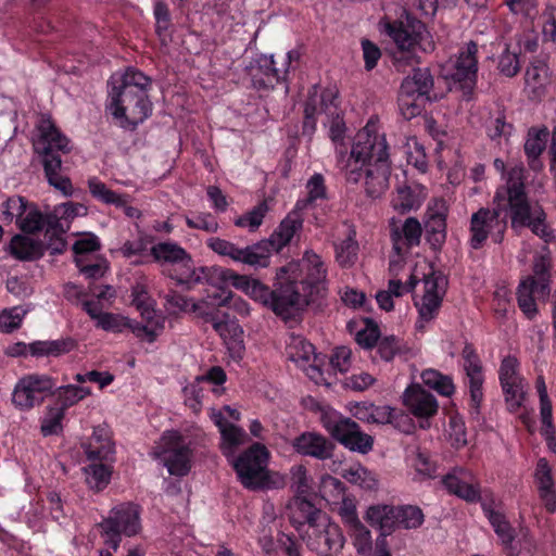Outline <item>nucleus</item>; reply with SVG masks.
Here are the masks:
<instances>
[{"instance_id": "nucleus-1", "label": "nucleus", "mask_w": 556, "mask_h": 556, "mask_svg": "<svg viewBox=\"0 0 556 556\" xmlns=\"http://www.w3.org/2000/svg\"><path fill=\"white\" fill-rule=\"evenodd\" d=\"M109 85L111 90L106 110L121 128L135 131L152 113L148 96L150 77L137 68L128 67L123 75L112 76Z\"/></svg>"}, {"instance_id": "nucleus-2", "label": "nucleus", "mask_w": 556, "mask_h": 556, "mask_svg": "<svg viewBox=\"0 0 556 556\" xmlns=\"http://www.w3.org/2000/svg\"><path fill=\"white\" fill-rule=\"evenodd\" d=\"M281 270L292 291V301L299 298V305L295 306L299 317L308 306L317 309L324 306L328 294V270L320 255L306 250L300 261L290 262Z\"/></svg>"}, {"instance_id": "nucleus-3", "label": "nucleus", "mask_w": 556, "mask_h": 556, "mask_svg": "<svg viewBox=\"0 0 556 556\" xmlns=\"http://www.w3.org/2000/svg\"><path fill=\"white\" fill-rule=\"evenodd\" d=\"M33 140L35 152L40 156L48 182L65 195H71L73 186L67 176L61 174V153L71 152L70 140L60 131L49 115H42L36 126Z\"/></svg>"}, {"instance_id": "nucleus-4", "label": "nucleus", "mask_w": 556, "mask_h": 556, "mask_svg": "<svg viewBox=\"0 0 556 556\" xmlns=\"http://www.w3.org/2000/svg\"><path fill=\"white\" fill-rule=\"evenodd\" d=\"M382 30L395 43L394 65L402 66L417 63V51L430 53L434 51L435 43L426 24L407 12L396 20L383 18L380 21Z\"/></svg>"}, {"instance_id": "nucleus-5", "label": "nucleus", "mask_w": 556, "mask_h": 556, "mask_svg": "<svg viewBox=\"0 0 556 556\" xmlns=\"http://www.w3.org/2000/svg\"><path fill=\"white\" fill-rule=\"evenodd\" d=\"M153 261L160 265L161 273L176 281L178 286L190 290L198 283H204L212 268L195 267L191 254L181 245L173 241L155 243L150 249Z\"/></svg>"}, {"instance_id": "nucleus-6", "label": "nucleus", "mask_w": 556, "mask_h": 556, "mask_svg": "<svg viewBox=\"0 0 556 556\" xmlns=\"http://www.w3.org/2000/svg\"><path fill=\"white\" fill-rule=\"evenodd\" d=\"M269 452L264 444L253 443L233 460L240 483L250 491L279 489L285 485L282 476L268 469Z\"/></svg>"}, {"instance_id": "nucleus-7", "label": "nucleus", "mask_w": 556, "mask_h": 556, "mask_svg": "<svg viewBox=\"0 0 556 556\" xmlns=\"http://www.w3.org/2000/svg\"><path fill=\"white\" fill-rule=\"evenodd\" d=\"M320 422L334 440L350 451L367 454L372 450L374 438L363 432L356 421L334 409H321Z\"/></svg>"}, {"instance_id": "nucleus-8", "label": "nucleus", "mask_w": 556, "mask_h": 556, "mask_svg": "<svg viewBox=\"0 0 556 556\" xmlns=\"http://www.w3.org/2000/svg\"><path fill=\"white\" fill-rule=\"evenodd\" d=\"M285 277L286 276H282L280 267L276 273V281L273 289L262 283L260 280L253 279L248 295L271 308L281 319L286 321L295 320L299 318L295 309V306L299 305V301H292L290 294L292 291L289 289ZM295 299L299 300V298Z\"/></svg>"}, {"instance_id": "nucleus-9", "label": "nucleus", "mask_w": 556, "mask_h": 556, "mask_svg": "<svg viewBox=\"0 0 556 556\" xmlns=\"http://www.w3.org/2000/svg\"><path fill=\"white\" fill-rule=\"evenodd\" d=\"M493 204L494 208H500V214L509 212L513 228L521 227L533 214L521 176L510 175L506 185L497 188Z\"/></svg>"}, {"instance_id": "nucleus-10", "label": "nucleus", "mask_w": 556, "mask_h": 556, "mask_svg": "<svg viewBox=\"0 0 556 556\" xmlns=\"http://www.w3.org/2000/svg\"><path fill=\"white\" fill-rule=\"evenodd\" d=\"M98 527L102 535L106 536L105 544L116 551L121 543L122 534L127 536L136 535L140 530V510L132 503H123L114 507L108 518L103 519Z\"/></svg>"}, {"instance_id": "nucleus-11", "label": "nucleus", "mask_w": 556, "mask_h": 556, "mask_svg": "<svg viewBox=\"0 0 556 556\" xmlns=\"http://www.w3.org/2000/svg\"><path fill=\"white\" fill-rule=\"evenodd\" d=\"M478 45L469 41L462 48L455 60L451 61L447 78L454 89L462 91L463 99L470 101L473 97L478 77Z\"/></svg>"}, {"instance_id": "nucleus-12", "label": "nucleus", "mask_w": 556, "mask_h": 556, "mask_svg": "<svg viewBox=\"0 0 556 556\" xmlns=\"http://www.w3.org/2000/svg\"><path fill=\"white\" fill-rule=\"evenodd\" d=\"M339 91L336 87L321 88L313 85L307 92L304 102V117L302 132L304 136H312L316 130L317 115L336 113L339 104Z\"/></svg>"}, {"instance_id": "nucleus-13", "label": "nucleus", "mask_w": 556, "mask_h": 556, "mask_svg": "<svg viewBox=\"0 0 556 556\" xmlns=\"http://www.w3.org/2000/svg\"><path fill=\"white\" fill-rule=\"evenodd\" d=\"M55 381L51 376L31 374L24 376L16 383L12 402L21 409H30L42 403L45 397L53 394Z\"/></svg>"}, {"instance_id": "nucleus-14", "label": "nucleus", "mask_w": 556, "mask_h": 556, "mask_svg": "<svg viewBox=\"0 0 556 556\" xmlns=\"http://www.w3.org/2000/svg\"><path fill=\"white\" fill-rule=\"evenodd\" d=\"M352 156L366 162L367 166L369 163H390L389 147L386 140V136L378 134L375 129V125L367 123V125L361 129L352 144Z\"/></svg>"}, {"instance_id": "nucleus-15", "label": "nucleus", "mask_w": 556, "mask_h": 556, "mask_svg": "<svg viewBox=\"0 0 556 556\" xmlns=\"http://www.w3.org/2000/svg\"><path fill=\"white\" fill-rule=\"evenodd\" d=\"M450 207L443 198L432 199L424 217L426 241L434 252H440L446 241Z\"/></svg>"}, {"instance_id": "nucleus-16", "label": "nucleus", "mask_w": 556, "mask_h": 556, "mask_svg": "<svg viewBox=\"0 0 556 556\" xmlns=\"http://www.w3.org/2000/svg\"><path fill=\"white\" fill-rule=\"evenodd\" d=\"M462 357L464 359V370L466 372V386L470 395V414L476 417L480 415V408L483 401L484 371L481 359L471 343H466Z\"/></svg>"}, {"instance_id": "nucleus-17", "label": "nucleus", "mask_w": 556, "mask_h": 556, "mask_svg": "<svg viewBox=\"0 0 556 556\" xmlns=\"http://www.w3.org/2000/svg\"><path fill=\"white\" fill-rule=\"evenodd\" d=\"M301 210H298L296 206L293 211H291L279 224L277 229L271 233L269 239L262 240L256 242L255 244L262 245V255L260 258L261 267H267L269 265V258L271 253L280 252L285 247H287L294 235L300 231L303 227V217L301 216Z\"/></svg>"}, {"instance_id": "nucleus-18", "label": "nucleus", "mask_w": 556, "mask_h": 556, "mask_svg": "<svg viewBox=\"0 0 556 556\" xmlns=\"http://www.w3.org/2000/svg\"><path fill=\"white\" fill-rule=\"evenodd\" d=\"M164 444L165 466L173 476L184 477L191 468L192 451L178 431H167L162 435Z\"/></svg>"}, {"instance_id": "nucleus-19", "label": "nucleus", "mask_w": 556, "mask_h": 556, "mask_svg": "<svg viewBox=\"0 0 556 556\" xmlns=\"http://www.w3.org/2000/svg\"><path fill=\"white\" fill-rule=\"evenodd\" d=\"M494 226H501L498 233L494 237L495 242H501L507 223L505 219L500 222V208L481 207L475 212L470 218V247L475 250L481 249Z\"/></svg>"}, {"instance_id": "nucleus-20", "label": "nucleus", "mask_w": 556, "mask_h": 556, "mask_svg": "<svg viewBox=\"0 0 556 556\" xmlns=\"http://www.w3.org/2000/svg\"><path fill=\"white\" fill-rule=\"evenodd\" d=\"M252 85L257 90H269L287 81L288 67H277L273 55H260L249 67Z\"/></svg>"}, {"instance_id": "nucleus-21", "label": "nucleus", "mask_w": 556, "mask_h": 556, "mask_svg": "<svg viewBox=\"0 0 556 556\" xmlns=\"http://www.w3.org/2000/svg\"><path fill=\"white\" fill-rule=\"evenodd\" d=\"M206 245L222 256H228L235 262H240L250 266L261 267L260 258L263 257V248L260 244H251L245 248H238L235 243L218 237H212L206 241Z\"/></svg>"}, {"instance_id": "nucleus-22", "label": "nucleus", "mask_w": 556, "mask_h": 556, "mask_svg": "<svg viewBox=\"0 0 556 556\" xmlns=\"http://www.w3.org/2000/svg\"><path fill=\"white\" fill-rule=\"evenodd\" d=\"M291 445L298 454L318 460H326L333 456L334 444L317 432L305 431L295 437Z\"/></svg>"}, {"instance_id": "nucleus-23", "label": "nucleus", "mask_w": 556, "mask_h": 556, "mask_svg": "<svg viewBox=\"0 0 556 556\" xmlns=\"http://www.w3.org/2000/svg\"><path fill=\"white\" fill-rule=\"evenodd\" d=\"M403 404L418 418H429L438 413V402L420 384H410L403 394Z\"/></svg>"}, {"instance_id": "nucleus-24", "label": "nucleus", "mask_w": 556, "mask_h": 556, "mask_svg": "<svg viewBox=\"0 0 556 556\" xmlns=\"http://www.w3.org/2000/svg\"><path fill=\"white\" fill-rule=\"evenodd\" d=\"M289 509L290 522L296 530H300L305 525L313 528L317 527L321 518L326 519L323 510L316 507L307 495L293 496L289 504Z\"/></svg>"}, {"instance_id": "nucleus-25", "label": "nucleus", "mask_w": 556, "mask_h": 556, "mask_svg": "<svg viewBox=\"0 0 556 556\" xmlns=\"http://www.w3.org/2000/svg\"><path fill=\"white\" fill-rule=\"evenodd\" d=\"M83 448L89 460L103 462L113 459L115 450L109 427L106 425L94 427L89 442L84 443Z\"/></svg>"}, {"instance_id": "nucleus-26", "label": "nucleus", "mask_w": 556, "mask_h": 556, "mask_svg": "<svg viewBox=\"0 0 556 556\" xmlns=\"http://www.w3.org/2000/svg\"><path fill=\"white\" fill-rule=\"evenodd\" d=\"M344 545V536L340 527L336 523L328 522L323 531H319L309 543L320 556H332L338 554Z\"/></svg>"}, {"instance_id": "nucleus-27", "label": "nucleus", "mask_w": 556, "mask_h": 556, "mask_svg": "<svg viewBox=\"0 0 556 556\" xmlns=\"http://www.w3.org/2000/svg\"><path fill=\"white\" fill-rule=\"evenodd\" d=\"M371 409L370 422L377 425H391L394 429L403 432L410 433L414 429V424L409 415L402 410L393 408L389 405H375Z\"/></svg>"}, {"instance_id": "nucleus-28", "label": "nucleus", "mask_w": 556, "mask_h": 556, "mask_svg": "<svg viewBox=\"0 0 556 556\" xmlns=\"http://www.w3.org/2000/svg\"><path fill=\"white\" fill-rule=\"evenodd\" d=\"M76 346V342L72 338H61L58 340L51 341H35L28 344L27 349L33 356L42 357V356H53L58 357L63 354L70 353ZM26 349V344L17 343L16 351L14 354H23L22 350Z\"/></svg>"}, {"instance_id": "nucleus-29", "label": "nucleus", "mask_w": 556, "mask_h": 556, "mask_svg": "<svg viewBox=\"0 0 556 556\" xmlns=\"http://www.w3.org/2000/svg\"><path fill=\"white\" fill-rule=\"evenodd\" d=\"M390 163H369L365 169V191L371 199L380 198L389 188Z\"/></svg>"}, {"instance_id": "nucleus-30", "label": "nucleus", "mask_w": 556, "mask_h": 556, "mask_svg": "<svg viewBox=\"0 0 556 556\" xmlns=\"http://www.w3.org/2000/svg\"><path fill=\"white\" fill-rule=\"evenodd\" d=\"M424 226L416 217H408L401 228L391 230V239L393 241V250L401 255L402 245L406 249L417 247L420 243Z\"/></svg>"}, {"instance_id": "nucleus-31", "label": "nucleus", "mask_w": 556, "mask_h": 556, "mask_svg": "<svg viewBox=\"0 0 556 556\" xmlns=\"http://www.w3.org/2000/svg\"><path fill=\"white\" fill-rule=\"evenodd\" d=\"M8 251L18 261H37L45 254V243L24 235H15L9 243Z\"/></svg>"}, {"instance_id": "nucleus-32", "label": "nucleus", "mask_w": 556, "mask_h": 556, "mask_svg": "<svg viewBox=\"0 0 556 556\" xmlns=\"http://www.w3.org/2000/svg\"><path fill=\"white\" fill-rule=\"evenodd\" d=\"M434 79L428 67L414 68L412 75L405 77L400 89L406 94H417V98L430 100V92L433 90Z\"/></svg>"}, {"instance_id": "nucleus-33", "label": "nucleus", "mask_w": 556, "mask_h": 556, "mask_svg": "<svg viewBox=\"0 0 556 556\" xmlns=\"http://www.w3.org/2000/svg\"><path fill=\"white\" fill-rule=\"evenodd\" d=\"M526 88L530 92V99L540 100L546 93L548 84V66L542 60H534L525 73Z\"/></svg>"}, {"instance_id": "nucleus-34", "label": "nucleus", "mask_w": 556, "mask_h": 556, "mask_svg": "<svg viewBox=\"0 0 556 556\" xmlns=\"http://www.w3.org/2000/svg\"><path fill=\"white\" fill-rule=\"evenodd\" d=\"M465 476L466 472L463 469H454L443 477L442 483L448 493L468 502H476L479 498V491L475 485L466 481Z\"/></svg>"}, {"instance_id": "nucleus-35", "label": "nucleus", "mask_w": 556, "mask_h": 556, "mask_svg": "<svg viewBox=\"0 0 556 556\" xmlns=\"http://www.w3.org/2000/svg\"><path fill=\"white\" fill-rule=\"evenodd\" d=\"M366 517L371 526L379 527L383 535H389L399 528L396 507L393 505L370 506Z\"/></svg>"}, {"instance_id": "nucleus-36", "label": "nucleus", "mask_w": 556, "mask_h": 556, "mask_svg": "<svg viewBox=\"0 0 556 556\" xmlns=\"http://www.w3.org/2000/svg\"><path fill=\"white\" fill-rule=\"evenodd\" d=\"M337 163L340 170L344 172L349 182L357 184L363 177V168H367L366 162L352 156V150L348 151L345 143L337 146Z\"/></svg>"}, {"instance_id": "nucleus-37", "label": "nucleus", "mask_w": 556, "mask_h": 556, "mask_svg": "<svg viewBox=\"0 0 556 556\" xmlns=\"http://www.w3.org/2000/svg\"><path fill=\"white\" fill-rule=\"evenodd\" d=\"M51 216V211L42 213L37 204L29 203L27 206V211L20 219L17 227L25 233H37L41 230H47V232L54 229L53 226H50L49 220Z\"/></svg>"}, {"instance_id": "nucleus-38", "label": "nucleus", "mask_w": 556, "mask_h": 556, "mask_svg": "<svg viewBox=\"0 0 556 556\" xmlns=\"http://www.w3.org/2000/svg\"><path fill=\"white\" fill-rule=\"evenodd\" d=\"M88 208L84 204L67 202L55 206L51 211L49 224L54 229L59 228V231H67L70 223L77 216L87 215Z\"/></svg>"}, {"instance_id": "nucleus-39", "label": "nucleus", "mask_w": 556, "mask_h": 556, "mask_svg": "<svg viewBox=\"0 0 556 556\" xmlns=\"http://www.w3.org/2000/svg\"><path fill=\"white\" fill-rule=\"evenodd\" d=\"M358 250L359 245L356 240V230L351 226L346 238L334 245L336 261L339 266L343 268L352 267L357 261Z\"/></svg>"}, {"instance_id": "nucleus-40", "label": "nucleus", "mask_w": 556, "mask_h": 556, "mask_svg": "<svg viewBox=\"0 0 556 556\" xmlns=\"http://www.w3.org/2000/svg\"><path fill=\"white\" fill-rule=\"evenodd\" d=\"M483 511L493 527L495 533L506 547H510L515 540V530L506 519L505 515L495 510L491 505L483 504Z\"/></svg>"}, {"instance_id": "nucleus-41", "label": "nucleus", "mask_w": 556, "mask_h": 556, "mask_svg": "<svg viewBox=\"0 0 556 556\" xmlns=\"http://www.w3.org/2000/svg\"><path fill=\"white\" fill-rule=\"evenodd\" d=\"M538 295V289L532 278H526L520 281L517 288L518 306L525 316L532 320L539 313L534 295Z\"/></svg>"}, {"instance_id": "nucleus-42", "label": "nucleus", "mask_w": 556, "mask_h": 556, "mask_svg": "<svg viewBox=\"0 0 556 556\" xmlns=\"http://www.w3.org/2000/svg\"><path fill=\"white\" fill-rule=\"evenodd\" d=\"M89 192L99 202L115 206H125L126 194L117 193L97 177L88 179Z\"/></svg>"}, {"instance_id": "nucleus-43", "label": "nucleus", "mask_w": 556, "mask_h": 556, "mask_svg": "<svg viewBox=\"0 0 556 556\" xmlns=\"http://www.w3.org/2000/svg\"><path fill=\"white\" fill-rule=\"evenodd\" d=\"M214 273H211L208 276L210 279L204 280V282L214 286L217 280L223 282H230L235 288L242 290L248 294L249 288L253 281V278L239 275L231 269H223L220 267H211Z\"/></svg>"}, {"instance_id": "nucleus-44", "label": "nucleus", "mask_w": 556, "mask_h": 556, "mask_svg": "<svg viewBox=\"0 0 556 556\" xmlns=\"http://www.w3.org/2000/svg\"><path fill=\"white\" fill-rule=\"evenodd\" d=\"M534 280V286L538 289L539 298H546L549 294V279H551V265L545 256H540L533 263V276H529Z\"/></svg>"}, {"instance_id": "nucleus-45", "label": "nucleus", "mask_w": 556, "mask_h": 556, "mask_svg": "<svg viewBox=\"0 0 556 556\" xmlns=\"http://www.w3.org/2000/svg\"><path fill=\"white\" fill-rule=\"evenodd\" d=\"M521 227L530 228L534 235L546 243L553 242L556 238L554 231L546 223V213L539 204L533 207L532 216Z\"/></svg>"}, {"instance_id": "nucleus-46", "label": "nucleus", "mask_w": 556, "mask_h": 556, "mask_svg": "<svg viewBox=\"0 0 556 556\" xmlns=\"http://www.w3.org/2000/svg\"><path fill=\"white\" fill-rule=\"evenodd\" d=\"M54 389L55 392H53V394L56 395V399L61 405L59 409H62V412L91 394L89 388L74 384H67L58 388L55 387Z\"/></svg>"}, {"instance_id": "nucleus-47", "label": "nucleus", "mask_w": 556, "mask_h": 556, "mask_svg": "<svg viewBox=\"0 0 556 556\" xmlns=\"http://www.w3.org/2000/svg\"><path fill=\"white\" fill-rule=\"evenodd\" d=\"M307 198L299 200L295 204L298 210H304L315 203L317 200L327 199V187L321 174H314L306 184Z\"/></svg>"}, {"instance_id": "nucleus-48", "label": "nucleus", "mask_w": 556, "mask_h": 556, "mask_svg": "<svg viewBox=\"0 0 556 556\" xmlns=\"http://www.w3.org/2000/svg\"><path fill=\"white\" fill-rule=\"evenodd\" d=\"M421 380L425 386L433 389L439 394L444 396H451L455 391L452 378L444 376L434 369L424 370L421 374Z\"/></svg>"}, {"instance_id": "nucleus-49", "label": "nucleus", "mask_w": 556, "mask_h": 556, "mask_svg": "<svg viewBox=\"0 0 556 556\" xmlns=\"http://www.w3.org/2000/svg\"><path fill=\"white\" fill-rule=\"evenodd\" d=\"M287 356L294 363L308 362L315 355V348L301 336H292L286 348Z\"/></svg>"}, {"instance_id": "nucleus-50", "label": "nucleus", "mask_w": 556, "mask_h": 556, "mask_svg": "<svg viewBox=\"0 0 556 556\" xmlns=\"http://www.w3.org/2000/svg\"><path fill=\"white\" fill-rule=\"evenodd\" d=\"M86 483L96 491H102L111 480V468L102 463H92L85 468Z\"/></svg>"}, {"instance_id": "nucleus-51", "label": "nucleus", "mask_w": 556, "mask_h": 556, "mask_svg": "<svg viewBox=\"0 0 556 556\" xmlns=\"http://www.w3.org/2000/svg\"><path fill=\"white\" fill-rule=\"evenodd\" d=\"M342 477L350 483L357 484L364 490L371 491L377 489L378 485V480L375 473L362 465L345 469Z\"/></svg>"}, {"instance_id": "nucleus-52", "label": "nucleus", "mask_w": 556, "mask_h": 556, "mask_svg": "<svg viewBox=\"0 0 556 556\" xmlns=\"http://www.w3.org/2000/svg\"><path fill=\"white\" fill-rule=\"evenodd\" d=\"M232 301V292L222 287H216L212 292L207 291L206 296L199 303H192L190 311L201 313L203 306L220 307L228 306Z\"/></svg>"}, {"instance_id": "nucleus-53", "label": "nucleus", "mask_w": 556, "mask_h": 556, "mask_svg": "<svg viewBox=\"0 0 556 556\" xmlns=\"http://www.w3.org/2000/svg\"><path fill=\"white\" fill-rule=\"evenodd\" d=\"M396 507L399 528L406 530L418 529L425 521V515L420 507L415 505H402Z\"/></svg>"}, {"instance_id": "nucleus-54", "label": "nucleus", "mask_w": 556, "mask_h": 556, "mask_svg": "<svg viewBox=\"0 0 556 556\" xmlns=\"http://www.w3.org/2000/svg\"><path fill=\"white\" fill-rule=\"evenodd\" d=\"M29 203L26 198L21 195L8 198L7 201L2 203V220L7 224H11L15 219L17 225L25 214V211H27Z\"/></svg>"}, {"instance_id": "nucleus-55", "label": "nucleus", "mask_w": 556, "mask_h": 556, "mask_svg": "<svg viewBox=\"0 0 556 556\" xmlns=\"http://www.w3.org/2000/svg\"><path fill=\"white\" fill-rule=\"evenodd\" d=\"M520 49L510 50L509 45H505L504 51L498 56L497 70L498 72L508 77L513 78L520 72Z\"/></svg>"}, {"instance_id": "nucleus-56", "label": "nucleus", "mask_w": 556, "mask_h": 556, "mask_svg": "<svg viewBox=\"0 0 556 556\" xmlns=\"http://www.w3.org/2000/svg\"><path fill=\"white\" fill-rule=\"evenodd\" d=\"M548 135L546 127L536 129L534 127L529 129L528 138L525 142V153L530 160H536L545 149V141Z\"/></svg>"}, {"instance_id": "nucleus-57", "label": "nucleus", "mask_w": 556, "mask_h": 556, "mask_svg": "<svg viewBox=\"0 0 556 556\" xmlns=\"http://www.w3.org/2000/svg\"><path fill=\"white\" fill-rule=\"evenodd\" d=\"M268 211L269 206L267 200H263L252 210L237 218L235 225L238 227H249L251 231H254L262 225Z\"/></svg>"}, {"instance_id": "nucleus-58", "label": "nucleus", "mask_w": 556, "mask_h": 556, "mask_svg": "<svg viewBox=\"0 0 556 556\" xmlns=\"http://www.w3.org/2000/svg\"><path fill=\"white\" fill-rule=\"evenodd\" d=\"M519 362L515 356L508 355L502 359L498 379L501 387L516 384L523 381V378L518 372Z\"/></svg>"}, {"instance_id": "nucleus-59", "label": "nucleus", "mask_w": 556, "mask_h": 556, "mask_svg": "<svg viewBox=\"0 0 556 556\" xmlns=\"http://www.w3.org/2000/svg\"><path fill=\"white\" fill-rule=\"evenodd\" d=\"M407 351L405 344L395 336H387L379 340L377 344V353L381 359L391 362L396 355Z\"/></svg>"}, {"instance_id": "nucleus-60", "label": "nucleus", "mask_w": 556, "mask_h": 556, "mask_svg": "<svg viewBox=\"0 0 556 556\" xmlns=\"http://www.w3.org/2000/svg\"><path fill=\"white\" fill-rule=\"evenodd\" d=\"M132 304L140 312L141 316H148L152 314V307L155 305V301L151 298L148 288L142 282H137L131 287Z\"/></svg>"}, {"instance_id": "nucleus-61", "label": "nucleus", "mask_w": 556, "mask_h": 556, "mask_svg": "<svg viewBox=\"0 0 556 556\" xmlns=\"http://www.w3.org/2000/svg\"><path fill=\"white\" fill-rule=\"evenodd\" d=\"M442 301L443 298H441L440 295H422L420 301H416L415 305L418 308L420 320L425 323L433 320L439 314Z\"/></svg>"}, {"instance_id": "nucleus-62", "label": "nucleus", "mask_w": 556, "mask_h": 556, "mask_svg": "<svg viewBox=\"0 0 556 556\" xmlns=\"http://www.w3.org/2000/svg\"><path fill=\"white\" fill-rule=\"evenodd\" d=\"M502 390L508 412L516 413L522 407L527 395L523 381L511 384V387H502Z\"/></svg>"}, {"instance_id": "nucleus-63", "label": "nucleus", "mask_w": 556, "mask_h": 556, "mask_svg": "<svg viewBox=\"0 0 556 556\" xmlns=\"http://www.w3.org/2000/svg\"><path fill=\"white\" fill-rule=\"evenodd\" d=\"M425 296L440 295L444 298L447 288V278L441 271L431 270L424 277Z\"/></svg>"}, {"instance_id": "nucleus-64", "label": "nucleus", "mask_w": 556, "mask_h": 556, "mask_svg": "<svg viewBox=\"0 0 556 556\" xmlns=\"http://www.w3.org/2000/svg\"><path fill=\"white\" fill-rule=\"evenodd\" d=\"M424 98H417V94H406L400 89L399 93V108L402 116L409 121L424 111V105L420 102Z\"/></svg>"}]
</instances>
